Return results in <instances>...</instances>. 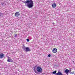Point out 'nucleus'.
<instances>
[{"label":"nucleus","instance_id":"6e6552de","mask_svg":"<svg viewBox=\"0 0 75 75\" xmlns=\"http://www.w3.org/2000/svg\"><path fill=\"white\" fill-rule=\"evenodd\" d=\"M4 57V54L3 53H1L0 54V58H3Z\"/></svg>","mask_w":75,"mask_h":75},{"label":"nucleus","instance_id":"f3484780","mask_svg":"<svg viewBox=\"0 0 75 75\" xmlns=\"http://www.w3.org/2000/svg\"><path fill=\"white\" fill-rule=\"evenodd\" d=\"M26 40L27 41V42H29V41H30V40L28 39H26Z\"/></svg>","mask_w":75,"mask_h":75},{"label":"nucleus","instance_id":"f8f14e48","mask_svg":"<svg viewBox=\"0 0 75 75\" xmlns=\"http://www.w3.org/2000/svg\"><path fill=\"white\" fill-rule=\"evenodd\" d=\"M52 74H57V71H54L52 72Z\"/></svg>","mask_w":75,"mask_h":75},{"label":"nucleus","instance_id":"4468645a","mask_svg":"<svg viewBox=\"0 0 75 75\" xmlns=\"http://www.w3.org/2000/svg\"><path fill=\"white\" fill-rule=\"evenodd\" d=\"M3 14L2 13H0V17H2Z\"/></svg>","mask_w":75,"mask_h":75},{"label":"nucleus","instance_id":"39448f33","mask_svg":"<svg viewBox=\"0 0 75 75\" xmlns=\"http://www.w3.org/2000/svg\"><path fill=\"white\" fill-rule=\"evenodd\" d=\"M65 73H66V74L67 75H68V73L69 72V70L68 69H66L64 71Z\"/></svg>","mask_w":75,"mask_h":75},{"label":"nucleus","instance_id":"0eeeda50","mask_svg":"<svg viewBox=\"0 0 75 75\" xmlns=\"http://www.w3.org/2000/svg\"><path fill=\"white\" fill-rule=\"evenodd\" d=\"M52 52L54 53H55L57 52V49L54 48L53 49Z\"/></svg>","mask_w":75,"mask_h":75},{"label":"nucleus","instance_id":"ddd939ff","mask_svg":"<svg viewBox=\"0 0 75 75\" xmlns=\"http://www.w3.org/2000/svg\"><path fill=\"white\" fill-rule=\"evenodd\" d=\"M14 37H15V38H16V37H17V34H14Z\"/></svg>","mask_w":75,"mask_h":75},{"label":"nucleus","instance_id":"20e7f679","mask_svg":"<svg viewBox=\"0 0 75 75\" xmlns=\"http://www.w3.org/2000/svg\"><path fill=\"white\" fill-rule=\"evenodd\" d=\"M37 65H35L33 67L34 71L35 72V73H38V72L36 71V70H35V69H37Z\"/></svg>","mask_w":75,"mask_h":75},{"label":"nucleus","instance_id":"2eb2a0df","mask_svg":"<svg viewBox=\"0 0 75 75\" xmlns=\"http://www.w3.org/2000/svg\"><path fill=\"white\" fill-rule=\"evenodd\" d=\"M50 57H51V54H49L47 56V57H48V58Z\"/></svg>","mask_w":75,"mask_h":75},{"label":"nucleus","instance_id":"f03ea898","mask_svg":"<svg viewBox=\"0 0 75 75\" xmlns=\"http://www.w3.org/2000/svg\"><path fill=\"white\" fill-rule=\"evenodd\" d=\"M23 49L25 52H28L31 51V49L29 48V47H25L24 44L23 45Z\"/></svg>","mask_w":75,"mask_h":75},{"label":"nucleus","instance_id":"f257e3e1","mask_svg":"<svg viewBox=\"0 0 75 75\" xmlns=\"http://www.w3.org/2000/svg\"><path fill=\"white\" fill-rule=\"evenodd\" d=\"M23 2L25 4H27L26 6L28 8H32L34 6V3L32 0H27L26 1H23Z\"/></svg>","mask_w":75,"mask_h":75},{"label":"nucleus","instance_id":"1a4fd4ad","mask_svg":"<svg viewBox=\"0 0 75 75\" xmlns=\"http://www.w3.org/2000/svg\"><path fill=\"white\" fill-rule=\"evenodd\" d=\"M8 62H13V61L12 59H10V57H8V59L7 60Z\"/></svg>","mask_w":75,"mask_h":75},{"label":"nucleus","instance_id":"423d86ee","mask_svg":"<svg viewBox=\"0 0 75 75\" xmlns=\"http://www.w3.org/2000/svg\"><path fill=\"white\" fill-rule=\"evenodd\" d=\"M20 16V13L17 12L16 13H15V16L16 17H18L19 16Z\"/></svg>","mask_w":75,"mask_h":75},{"label":"nucleus","instance_id":"9b49d317","mask_svg":"<svg viewBox=\"0 0 75 75\" xmlns=\"http://www.w3.org/2000/svg\"><path fill=\"white\" fill-rule=\"evenodd\" d=\"M56 6V4H52V7H53V8L55 7Z\"/></svg>","mask_w":75,"mask_h":75},{"label":"nucleus","instance_id":"7ed1b4c3","mask_svg":"<svg viewBox=\"0 0 75 75\" xmlns=\"http://www.w3.org/2000/svg\"><path fill=\"white\" fill-rule=\"evenodd\" d=\"M36 70L38 72L37 74H41L42 71V69L41 67L38 66L37 67Z\"/></svg>","mask_w":75,"mask_h":75},{"label":"nucleus","instance_id":"6ab92c4d","mask_svg":"<svg viewBox=\"0 0 75 75\" xmlns=\"http://www.w3.org/2000/svg\"><path fill=\"white\" fill-rule=\"evenodd\" d=\"M1 5L2 6H4V3H1Z\"/></svg>","mask_w":75,"mask_h":75},{"label":"nucleus","instance_id":"9d476101","mask_svg":"<svg viewBox=\"0 0 75 75\" xmlns=\"http://www.w3.org/2000/svg\"><path fill=\"white\" fill-rule=\"evenodd\" d=\"M55 75H62V74L61 72L58 71V72Z\"/></svg>","mask_w":75,"mask_h":75},{"label":"nucleus","instance_id":"a211bd4d","mask_svg":"<svg viewBox=\"0 0 75 75\" xmlns=\"http://www.w3.org/2000/svg\"><path fill=\"white\" fill-rule=\"evenodd\" d=\"M69 73H70L71 72V69H70V70H69Z\"/></svg>","mask_w":75,"mask_h":75},{"label":"nucleus","instance_id":"dca6fc26","mask_svg":"<svg viewBox=\"0 0 75 75\" xmlns=\"http://www.w3.org/2000/svg\"><path fill=\"white\" fill-rule=\"evenodd\" d=\"M70 74H74V72L73 71L72 72H71V73H70Z\"/></svg>","mask_w":75,"mask_h":75}]
</instances>
